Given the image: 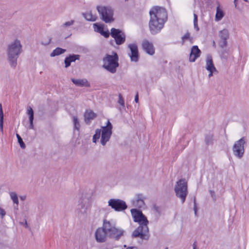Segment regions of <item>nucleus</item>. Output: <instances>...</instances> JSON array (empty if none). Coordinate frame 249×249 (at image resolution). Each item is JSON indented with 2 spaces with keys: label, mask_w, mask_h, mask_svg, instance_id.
Wrapping results in <instances>:
<instances>
[{
  "label": "nucleus",
  "mask_w": 249,
  "mask_h": 249,
  "mask_svg": "<svg viewBox=\"0 0 249 249\" xmlns=\"http://www.w3.org/2000/svg\"><path fill=\"white\" fill-rule=\"evenodd\" d=\"M51 42V38H50L49 39V41L46 42V43H42V44L44 45H48V44H49Z\"/></svg>",
  "instance_id": "nucleus-49"
},
{
  "label": "nucleus",
  "mask_w": 249,
  "mask_h": 249,
  "mask_svg": "<svg viewBox=\"0 0 249 249\" xmlns=\"http://www.w3.org/2000/svg\"><path fill=\"white\" fill-rule=\"evenodd\" d=\"M194 210L195 215L196 216H197V209L196 203V200L195 197L194 198Z\"/></svg>",
  "instance_id": "nucleus-41"
},
{
  "label": "nucleus",
  "mask_w": 249,
  "mask_h": 249,
  "mask_svg": "<svg viewBox=\"0 0 249 249\" xmlns=\"http://www.w3.org/2000/svg\"><path fill=\"white\" fill-rule=\"evenodd\" d=\"M105 228L107 233V236L115 241H119L124 236L125 232L123 229L117 227L115 223L106 220Z\"/></svg>",
  "instance_id": "nucleus-5"
},
{
  "label": "nucleus",
  "mask_w": 249,
  "mask_h": 249,
  "mask_svg": "<svg viewBox=\"0 0 249 249\" xmlns=\"http://www.w3.org/2000/svg\"><path fill=\"white\" fill-rule=\"evenodd\" d=\"M236 1H237V0H234V3L235 4V7H236V6H237Z\"/></svg>",
  "instance_id": "nucleus-52"
},
{
  "label": "nucleus",
  "mask_w": 249,
  "mask_h": 249,
  "mask_svg": "<svg viewBox=\"0 0 249 249\" xmlns=\"http://www.w3.org/2000/svg\"><path fill=\"white\" fill-rule=\"evenodd\" d=\"M229 52L230 51H229V49L223 50L221 51V54H220L221 58H224V59H227V58L228 59L229 55Z\"/></svg>",
  "instance_id": "nucleus-35"
},
{
  "label": "nucleus",
  "mask_w": 249,
  "mask_h": 249,
  "mask_svg": "<svg viewBox=\"0 0 249 249\" xmlns=\"http://www.w3.org/2000/svg\"><path fill=\"white\" fill-rule=\"evenodd\" d=\"M126 249H138L136 247H129Z\"/></svg>",
  "instance_id": "nucleus-51"
},
{
  "label": "nucleus",
  "mask_w": 249,
  "mask_h": 249,
  "mask_svg": "<svg viewBox=\"0 0 249 249\" xmlns=\"http://www.w3.org/2000/svg\"><path fill=\"white\" fill-rule=\"evenodd\" d=\"M158 209H159V208H158V207H155V210H156L157 212H159Z\"/></svg>",
  "instance_id": "nucleus-53"
},
{
  "label": "nucleus",
  "mask_w": 249,
  "mask_h": 249,
  "mask_svg": "<svg viewBox=\"0 0 249 249\" xmlns=\"http://www.w3.org/2000/svg\"><path fill=\"white\" fill-rule=\"evenodd\" d=\"M245 1H248V0H244Z\"/></svg>",
  "instance_id": "nucleus-57"
},
{
  "label": "nucleus",
  "mask_w": 249,
  "mask_h": 249,
  "mask_svg": "<svg viewBox=\"0 0 249 249\" xmlns=\"http://www.w3.org/2000/svg\"><path fill=\"white\" fill-rule=\"evenodd\" d=\"M111 135L112 133H111L102 132L101 139V143L102 145L103 146L106 145L107 142L109 141Z\"/></svg>",
  "instance_id": "nucleus-21"
},
{
  "label": "nucleus",
  "mask_w": 249,
  "mask_h": 249,
  "mask_svg": "<svg viewBox=\"0 0 249 249\" xmlns=\"http://www.w3.org/2000/svg\"><path fill=\"white\" fill-rule=\"evenodd\" d=\"M102 132L112 133V125L109 120L107 121L106 126L102 127Z\"/></svg>",
  "instance_id": "nucleus-26"
},
{
  "label": "nucleus",
  "mask_w": 249,
  "mask_h": 249,
  "mask_svg": "<svg viewBox=\"0 0 249 249\" xmlns=\"http://www.w3.org/2000/svg\"><path fill=\"white\" fill-rule=\"evenodd\" d=\"M101 130L100 129H96L95 133L93 136L92 142H93L96 143L97 141L100 138L101 136Z\"/></svg>",
  "instance_id": "nucleus-31"
},
{
  "label": "nucleus",
  "mask_w": 249,
  "mask_h": 249,
  "mask_svg": "<svg viewBox=\"0 0 249 249\" xmlns=\"http://www.w3.org/2000/svg\"><path fill=\"white\" fill-rule=\"evenodd\" d=\"M219 36L222 40H226L229 37V33L228 30L223 29L219 32Z\"/></svg>",
  "instance_id": "nucleus-27"
},
{
  "label": "nucleus",
  "mask_w": 249,
  "mask_h": 249,
  "mask_svg": "<svg viewBox=\"0 0 249 249\" xmlns=\"http://www.w3.org/2000/svg\"><path fill=\"white\" fill-rule=\"evenodd\" d=\"M193 249H196V245L195 243L193 244Z\"/></svg>",
  "instance_id": "nucleus-54"
},
{
  "label": "nucleus",
  "mask_w": 249,
  "mask_h": 249,
  "mask_svg": "<svg viewBox=\"0 0 249 249\" xmlns=\"http://www.w3.org/2000/svg\"><path fill=\"white\" fill-rule=\"evenodd\" d=\"M74 23V20H71V21H67V22H66L65 23H64L62 25V26L63 27H68V26H70L71 25H73Z\"/></svg>",
  "instance_id": "nucleus-40"
},
{
  "label": "nucleus",
  "mask_w": 249,
  "mask_h": 249,
  "mask_svg": "<svg viewBox=\"0 0 249 249\" xmlns=\"http://www.w3.org/2000/svg\"><path fill=\"white\" fill-rule=\"evenodd\" d=\"M5 214L6 213L4 210L0 208V215L1 216V218H3Z\"/></svg>",
  "instance_id": "nucleus-42"
},
{
  "label": "nucleus",
  "mask_w": 249,
  "mask_h": 249,
  "mask_svg": "<svg viewBox=\"0 0 249 249\" xmlns=\"http://www.w3.org/2000/svg\"><path fill=\"white\" fill-rule=\"evenodd\" d=\"M214 44H215V42H213V45H214Z\"/></svg>",
  "instance_id": "nucleus-56"
},
{
  "label": "nucleus",
  "mask_w": 249,
  "mask_h": 249,
  "mask_svg": "<svg viewBox=\"0 0 249 249\" xmlns=\"http://www.w3.org/2000/svg\"><path fill=\"white\" fill-rule=\"evenodd\" d=\"M27 113L29 115V122H33L34 119V110L31 107L27 108Z\"/></svg>",
  "instance_id": "nucleus-30"
},
{
  "label": "nucleus",
  "mask_w": 249,
  "mask_h": 249,
  "mask_svg": "<svg viewBox=\"0 0 249 249\" xmlns=\"http://www.w3.org/2000/svg\"><path fill=\"white\" fill-rule=\"evenodd\" d=\"M73 122L74 124V127L75 129L79 130L80 127L79 122L76 116L73 117Z\"/></svg>",
  "instance_id": "nucleus-34"
},
{
  "label": "nucleus",
  "mask_w": 249,
  "mask_h": 249,
  "mask_svg": "<svg viewBox=\"0 0 249 249\" xmlns=\"http://www.w3.org/2000/svg\"><path fill=\"white\" fill-rule=\"evenodd\" d=\"M206 68L208 71L214 70L216 72H218L214 66L213 59L211 55H208L207 57Z\"/></svg>",
  "instance_id": "nucleus-20"
},
{
  "label": "nucleus",
  "mask_w": 249,
  "mask_h": 249,
  "mask_svg": "<svg viewBox=\"0 0 249 249\" xmlns=\"http://www.w3.org/2000/svg\"><path fill=\"white\" fill-rule=\"evenodd\" d=\"M210 193L211 194V196L212 197L213 199L214 200H215L216 198H215L214 192L213 191V190H210Z\"/></svg>",
  "instance_id": "nucleus-43"
},
{
  "label": "nucleus",
  "mask_w": 249,
  "mask_h": 249,
  "mask_svg": "<svg viewBox=\"0 0 249 249\" xmlns=\"http://www.w3.org/2000/svg\"><path fill=\"white\" fill-rule=\"evenodd\" d=\"M29 123H30V125H29V128L30 129H34L33 122H29Z\"/></svg>",
  "instance_id": "nucleus-48"
},
{
  "label": "nucleus",
  "mask_w": 249,
  "mask_h": 249,
  "mask_svg": "<svg viewBox=\"0 0 249 249\" xmlns=\"http://www.w3.org/2000/svg\"><path fill=\"white\" fill-rule=\"evenodd\" d=\"M135 101L136 103L139 102V95H138V92H137V93L135 95Z\"/></svg>",
  "instance_id": "nucleus-44"
},
{
  "label": "nucleus",
  "mask_w": 249,
  "mask_h": 249,
  "mask_svg": "<svg viewBox=\"0 0 249 249\" xmlns=\"http://www.w3.org/2000/svg\"><path fill=\"white\" fill-rule=\"evenodd\" d=\"M106 224V219H105L103 221V227L98 228L95 231V239L98 243H104L107 240V233L105 228Z\"/></svg>",
  "instance_id": "nucleus-11"
},
{
  "label": "nucleus",
  "mask_w": 249,
  "mask_h": 249,
  "mask_svg": "<svg viewBox=\"0 0 249 249\" xmlns=\"http://www.w3.org/2000/svg\"><path fill=\"white\" fill-rule=\"evenodd\" d=\"M143 50L149 55H152L155 53V48L152 43L148 40L145 39L142 42Z\"/></svg>",
  "instance_id": "nucleus-14"
},
{
  "label": "nucleus",
  "mask_w": 249,
  "mask_h": 249,
  "mask_svg": "<svg viewBox=\"0 0 249 249\" xmlns=\"http://www.w3.org/2000/svg\"><path fill=\"white\" fill-rule=\"evenodd\" d=\"M149 15V30L152 35H155L159 33L163 28L167 20V13L164 8L156 6L151 9Z\"/></svg>",
  "instance_id": "nucleus-1"
},
{
  "label": "nucleus",
  "mask_w": 249,
  "mask_h": 249,
  "mask_svg": "<svg viewBox=\"0 0 249 249\" xmlns=\"http://www.w3.org/2000/svg\"><path fill=\"white\" fill-rule=\"evenodd\" d=\"M210 72V73L208 75L209 77H211L213 76V73L214 72H215L214 70H211V71H208Z\"/></svg>",
  "instance_id": "nucleus-47"
},
{
  "label": "nucleus",
  "mask_w": 249,
  "mask_h": 249,
  "mask_svg": "<svg viewBox=\"0 0 249 249\" xmlns=\"http://www.w3.org/2000/svg\"><path fill=\"white\" fill-rule=\"evenodd\" d=\"M128 48L130 51V53H128V55L130 57L131 61L133 62L138 61L139 54L137 44L134 43L129 44L128 45Z\"/></svg>",
  "instance_id": "nucleus-13"
},
{
  "label": "nucleus",
  "mask_w": 249,
  "mask_h": 249,
  "mask_svg": "<svg viewBox=\"0 0 249 249\" xmlns=\"http://www.w3.org/2000/svg\"><path fill=\"white\" fill-rule=\"evenodd\" d=\"M113 55L107 54L103 59V67L111 73L116 72L117 68L119 67V57L117 53L113 52Z\"/></svg>",
  "instance_id": "nucleus-4"
},
{
  "label": "nucleus",
  "mask_w": 249,
  "mask_h": 249,
  "mask_svg": "<svg viewBox=\"0 0 249 249\" xmlns=\"http://www.w3.org/2000/svg\"><path fill=\"white\" fill-rule=\"evenodd\" d=\"M94 27V30L98 33H101L102 30L104 29V27L101 25H98L97 23L93 24Z\"/></svg>",
  "instance_id": "nucleus-36"
},
{
  "label": "nucleus",
  "mask_w": 249,
  "mask_h": 249,
  "mask_svg": "<svg viewBox=\"0 0 249 249\" xmlns=\"http://www.w3.org/2000/svg\"><path fill=\"white\" fill-rule=\"evenodd\" d=\"M89 207V201L86 199L81 198L76 210V213L80 218H85L87 216V211Z\"/></svg>",
  "instance_id": "nucleus-8"
},
{
  "label": "nucleus",
  "mask_w": 249,
  "mask_h": 249,
  "mask_svg": "<svg viewBox=\"0 0 249 249\" xmlns=\"http://www.w3.org/2000/svg\"><path fill=\"white\" fill-rule=\"evenodd\" d=\"M0 130L2 133L3 131V113L2 105L0 104Z\"/></svg>",
  "instance_id": "nucleus-29"
},
{
  "label": "nucleus",
  "mask_w": 249,
  "mask_h": 249,
  "mask_svg": "<svg viewBox=\"0 0 249 249\" xmlns=\"http://www.w3.org/2000/svg\"><path fill=\"white\" fill-rule=\"evenodd\" d=\"M224 16V13L223 10L220 8L219 6H217L216 8V12L215 16V21H220Z\"/></svg>",
  "instance_id": "nucleus-24"
},
{
  "label": "nucleus",
  "mask_w": 249,
  "mask_h": 249,
  "mask_svg": "<svg viewBox=\"0 0 249 249\" xmlns=\"http://www.w3.org/2000/svg\"><path fill=\"white\" fill-rule=\"evenodd\" d=\"M201 53V51L197 46H193L191 50L189 55V61L191 62H195L196 59L200 56Z\"/></svg>",
  "instance_id": "nucleus-15"
},
{
  "label": "nucleus",
  "mask_w": 249,
  "mask_h": 249,
  "mask_svg": "<svg viewBox=\"0 0 249 249\" xmlns=\"http://www.w3.org/2000/svg\"><path fill=\"white\" fill-rule=\"evenodd\" d=\"M130 211L134 221L138 223L140 225L132 232V237H140L142 240H148L149 237V229L147 226L149 222L146 217L141 210L138 209H132Z\"/></svg>",
  "instance_id": "nucleus-2"
},
{
  "label": "nucleus",
  "mask_w": 249,
  "mask_h": 249,
  "mask_svg": "<svg viewBox=\"0 0 249 249\" xmlns=\"http://www.w3.org/2000/svg\"><path fill=\"white\" fill-rule=\"evenodd\" d=\"M20 198L21 200L22 201H24L26 199V196H20Z\"/></svg>",
  "instance_id": "nucleus-50"
},
{
  "label": "nucleus",
  "mask_w": 249,
  "mask_h": 249,
  "mask_svg": "<svg viewBox=\"0 0 249 249\" xmlns=\"http://www.w3.org/2000/svg\"><path fill=\"white\" fill-rule=\"evenodd\" d=\"M246 143L245 138L242 137L236 141L232 147V151L234 155L239 159H241L244 154V145Z\"/></svg>",
  "instance_id": "nucleus-9"
},
{
  "label": "nucleus",
  "mask_w": 249,
  "mask_h": 249,
  "mask_svg": "<svg viewBox=\"0 0 249 249\" xmlns=\"http://www.w3.org/2000/svg\"><path fill=\"white\" fill-rule=\"evenodd\" d=\"M194 23L197 22V16L196 15V14H194Z\"/></svg>",
  "instance_id": "nucleus-46"
},
{
  "label": "nucleus",
  "mask_w": 249,
  "mask_h": 249,
  "mask_svg": "<svg viewBox=\"0 0 249 249\" xmlns=\"http://www.w3.org/2000/svg\"><path fill=\"white\" fill-rule=\"evenodd\" d=\"M176 196L179 198L182 203H183L188 195V184L185 178L178 180L175 186L174 189Z\"/></svg>",
  "instance_id": "nucleus-6"
},
{
  "label": "nucleus",
  "mask_w": 249,
  "mask_h": 249,
  "mask_svg": "<svg viewBox=\"0 0 249 249\" xmlns=\"http://www.w3.org/2000/svg\"><path fill=\"white\" fill-rule=\"evenodd\" d=\"M16 137L18 139V142L19 143L20 147L22 149H24L26 147V145H25L24 142H23L21 137L18 133L16 134Z\"/></svg>",
  "instance_id": "nucleus-33"
},
{
  "label": "nucleus",
  "mask_w": 249,
  "mask_h": 249,
  "mask_svg": "<svg viewBox=\"0 0 249 249\" xmlns=\"http://www.w3.org/2000/svg\"><path fill=\"white\" fill-rule=\"evenodd\" d=\"M219 45L221 48L223 49L224 48L228 45L227 40H222V41H220L219 43Z\"/></svg>",
  "instance_id": "nucleus-38"
},
{
  "label": "nucleus",
  "mask_w": 249,
  "mask_h": 249,
  "mask_svg": "<svg viewBox=\"0 0 249 249\" xmlns=\"http://www.w3.org/2000/svg\"><path fill=\"white\" fill-rule=\"evenodd\" d=\"M110 35L114 38L116 44L118 45L123 44L125 41V35L120 29L111 28Z\"/></svg>",
  "instance_id": "nucleus-12"
},
{
  "label": "nucleus",
  "mask_w": 249,
  "mask_h": 249,
  "mask_svg": "<svg viewBox=\"0 0 249 249\" xmlns=\"http://www.w3.org/2000/svg\"><path fill=\"white\" fill-rule=\"evenodd\" d=\"M84 18L89 21H95L97 18L96 15H94L92 14L91 12H87L83 14Z\"/></svg>",
  "instance_id": "nucleus-25"
},
{
  "label": "nucleus",
  "mask_w": 249,
  "mask_h": 249,
  "mask_svg": "<svg viewBox=\"0 0 249 249\" xmlns=\"http://www.w3.org/2000/svg\"><path fill=\"white\" fill-rule=\"evenodd\" d=\"M108 205L116 212L124 211L127 208L125 202L120 199H110L108 201Z\"/></svg>",
  "instance_id": "nucleus-10"
},
{
  "label": "nucleus",
  "mask_w": 249,
  "mask_h": 249,
  "mask_svg": "<svg viewBox=\"0 0 249 249\" xmlns=\"http://www.w3.org/2000/svg\"><path fill=\"white\" fill-rule=\"evenodd\" d=\"M71 81L75 86L78 87H90V84L89 83V82L86 79H76L74 78H71Z\"/></svg>",
  "instance_id": "nucleus-17"
},
{
  "label": "nucleus",
  "mask_w": 249,
  "mask_h": 249,
  "mask_svg": "<svg viewBox=\"0 0 249 249\" xmlns=\"http://www.w3.org/2000/svg\"><path fill=\"white\" fill-rule=\"evenodd\" d=\"M79 59V55L75 54H70L68 56L66 57L64 60L65 68L70 67L71 62H75L76 60Z\"/></svg>",
  "instance_id": "nucleus-16"
},
{
  "label": "nucleus",
  "mask_w": 249,
  "mask_h": 249,
  "mask_svg": "<svg viewBox=\"0 0 249 249\" xmlns=\"http://www.w3.org/2000/svg\"><path fill=\"white\" fill-rule=\"evenodd\" d=\"M97 116L96 114L92 110L87 111L84 114L85 122L86 124H89L92 120Z\"/></svg>",
  "instance_id": "nucleus-18"
},
{
  "label": "nucleus",
  "mask_w": 249,
  "mask_h": 249,
  "mask_svg": "<svg viewBox=\"0 0 249 249\" xmlns=\"http://www.w3.org/2000/svg\"><path fill=\"white\" fill-rule=\"evenodd\" d=\"M214 44H215V42H213V45H214Z\"/></svg>",
  "instance_id": "nucleus-55"
},
{
  "label": "nucleus",
  "mask_w": 249,
  "mask_h": 249,
  "mask_svg": "<svg viewBox=\"0 0 249 249\" xmlns=\"http://www.w3.org/2000/svg\"><path fill=\"white\" fill-rule=\"evenodd\" d=\"M118 103L120 104L123 107H124V101L122 97L121 94H119Z\"/></svg>",
  "instance_id": "nucleus-37"
},
{
  "label": "nucleus",
  "mask_w": 249,
  "mask_h": 249,
  "mask_svg": "<svg viewBox=\"0 0 249 249\" xmlns=\"http://www.w3.org/2000/svg\"><path fill=\"white\" fill-rule=\"evenodd\" d=\"M144 198L142 194L137 195L136 200L134 201V205L138 208H142L144 205Z\"/></svg>",
  "instance_id": "nucleus-19"
},
{
  "label": "nucleus",
  "mask_w": 249,
  "mask_h": 249,
  "mask_svg": "<svg viewBox=\"0 0 249 249\" xmlns=\"http://www.w3.org/2000/svg\"><path fill=\"white\" fill-rule=\"evenodd\" d=\"M194 28L197 31H199V28L198 26V24H197V22H196V23H194Z\"/></svg>",
  "instance_id": "nucleus-45"
},
{
  "label": "nucleus",
  "mask_w": 249,
  "mask_h": 249,
  "mask_svg": "<svg viewBox=\"0 0 249 249\" xmlns=\"http://www.w3.org/2000/svg\"><path fill=\"white\" fill-rule=\"evenodd\" d=\"M101 35L103 36L106 38H108L109 36V35H110V33L108 30L104 31L103 29L102 30V32L100 33Z\"/></svg>",
  "instance_id": "nucleus-39"
},
{
  "label": "nucleus",
  "mask_w": 249,
  "mask_h": 249,
  "mask_svg": "<svg viewBox=\"0 0 249 249\" xmlns=\"http://www.w3.org/2000/svg\"><path fill=\"white\" fill-rule=\"evenodd\" d=\"M182 39V44H184V42L186 40L189 39L190 41H192L193 40V38L190 37V33L187 31L186 33L181 37Z\"/></svg>",
  "instance_id": "nucleus-32"
},
{
  "label": "nucleus",
  "mask_w": 249,
  "mask_h": 249,
  "mask_svg": "<svg viewBox=\"0 0 249 249\" xmlns=\"http://www.w3.org/2000/svg\"><path fill=\"white\" fill-rule=\"evenodd\" d=\"M66 52V50L64 49H62L60 47H57L53 51V52L51 53L50 56L51 57H54L55 56L59 55L65 53Z\"/></svg>",
  "instance_id": "nucleus-23"
},
{
  "label": "nucleus",
  "mask_w": 249,
  "mask_h": 249,
  "mask_svg": "<svg viewBox=\"0 0 249 249\" xmlns=\"http://www.w3.org/2000/svg\"><path fill=\"white\" fill-rule=\"evenodd\" d=\"M97 9L101 18L106 23H111L114 20L113 18V11L110 7L98 6Z\"/></svg>",
  "instance_id": "nucleus-7"
},
{
  "label": "nucleus",
  "mask_w": 249,
  "mask_h": 249,
  "mask_svg": "<svg viewBox=\"0 0 249 249\" xmlns=\"http://www.w3.org/2000/svg\"><path fill=\"white\" fill-rule=\"evenodd\" d=\"M205 142L206 145H213V134L209 132L205 137Z\"/></svg>",
  "instance_id": "nucleus-22"
},
{
  "label": "nucleus",
  "mask_w": 249,
  "mask_h": 249,
  "mask_svg": "<svg viewBox=\"0 0 249 249\" xmlns=\"http://www.w3.org/2000/svg\"><path fill=\"white\" fill-rule=\"evenodd\" d=\"M22 52V46L19 40L16 39L10 44L7 49V60L10 66L15 69L17 65V59Z\"/></svg>",
  "instance_id": "nucleus-3"
},
{
  "label": "nucleus",
  "mask_w": 249,
  "mask_h": 249,
  "mask_svg": "<svg viewBox=\"0 0 249 249\" xmlns=\"http://www.w3.org/2000/svg\"><path fill=\"white\" fill-rule=\"evenodd\" d=\"M10 196L13 202L17 205L15 209H18V199L17 194L15 192L10 193Z\"/></svg>",
  "instance_id": "nucleus-28"
}]
</instances>
